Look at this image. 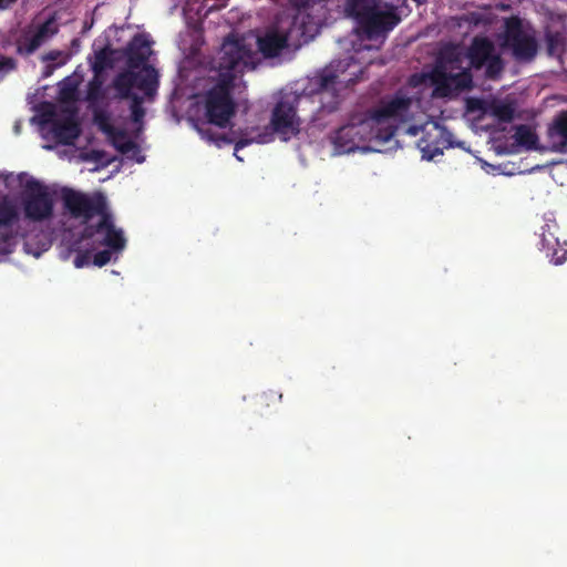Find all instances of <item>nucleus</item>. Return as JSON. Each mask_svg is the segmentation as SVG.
I'll return each instance as SVG.
<instances>
[{
  "label": "nucleus",
  "mask_w": 567,
  "mask_h": 567,
  "mask_svg": "<svg viewBox=\"0 0 567 567\" xmlns=\"http://www.w3.org/2000/svg\"><path fill=\"white\" fill-rule=\"evenodd\" d=\"M470 71L485 68V76L496 80L504 71L505 63L501 54L496 52L495 44L487 37L476 35L465 51Z\"/></svg>",
  "instance_id": "nucleus-8"
},
{
  "label": "nucleus",
  "mask_w": 567,
  "mask_h": 567,
  "mask_svg": "<svg viewBox=\"0 0 567 567\" xmlns=\"http://www.w3.org/2000/svg\"><path fill=\"white\" fill-rule=\"evenodd\" d=\"M413 99L403 90L381 100L380 104L370 111L369 120L373 127H380L384 132L391 127L396 132L398 124L406 123L413 118Z\"/></svg>",
  "instance_id": "nucleus-7"
},
{
  "label": "nucleus",
  "mask_w": 567,
  "mask_h": 567,
  "mask_svg": "<svg viewBox=\"0 0 567 567\" xmlns=\"http://www.w3.org/2000/svg\"><path fill=\"white\" fill-rule=\"evenodd\" d=\"M252 142H256L259 144L266 143V142H268V135L267 134H258L257 137H252V138H247V137L239 138L235 143V153H237L239 150L246 147L247 145L251 144ZM235 156L239 161H243L237 154H235Z\"/></svg>",
  "instance_id": "nucleus-28"
},
{
  "label": "nucleus",
  "mask_w": 567,
  "mask_h": 567,
  "mask_svg": "<svg viewBox=\"0 0 567 567\" xmlns=\"http://www.w3.org/2000/svg\"><path fill=\"white\" fill-rule=\"evenodd\" d=\"M203 135L207 137V140L213 141L216 143V145L221 146V144H231L234 143V140L228 137L225 134H213L209 132V130L204 131L199 130Z\"/></svg>",
  "instance_id": "nucleus-31"
},
{
  "label": "nucleus",
  "mask_w": 567,
  "mask_h": 567,
  "mask_svg": "<svg viewBox=\"0 0 567 567\" xmlns=\"http://www.w3.org/2000/svg\"><path fill=\"white\" fill-rule=\"evenodd\" d=\"M548 134L550 138H557L558 144L561 146L567 145V111L561 112L556 117L554 124L548 130Z\"/></svg>",
  "instance_id": "nucleus-20"
},
{
  "label": "nucleus",
  "mask_w": 567,
  "mask_h": 567,
  "mask_svg": "<svg viewBox=\"0 0 567 567\" xmlns=\"http://www.w3.org/2000/svg\"><path fill=\"white\" fill-rule=\"evenodd\" d=\"M48 110L41 114L43 123H51V132L55 140L64 145H71L80 135L79 124L72 117L54 120V110L51 104Z\"/></svg>",
  "instance_id": "nucleus-13"
},
{
  "label": "nucleus",
  "mask_w": 567,
  "mask_h": 567,
  "mask_svg": "<svg viewBox=\"0 0 567 567\" xmlns=\"http://www.w3.org/2000/svg\"><path fill=\"white\" fill-rule=\"evenodd\" d=\"M394 136V130L388 127L382 131L373 127L372 121L367 116L358 123L346 124L333 132L330 140L337 154L350 153L367 142L386 143Z\"/></svg>",
  "instance_id": "nucleus-5"
},
{
  "label": "nucleus",
  "mask_w": 567,
  "mask_h": 567,
  "mask_svg": "<svg viewBox=\"0 0 567 567\" xmlns=\"http://www.w3.org/2000/svg\"><path fill=\"white\" fill-rule=\"evenodd\" d=\"M491 114L502 123H509L514 120L515 116V107L512 103H506L502 101L492 102Z\"/></svg>",
  "instance_id": "nucleus-21"
},
{
  "label": "nucleus",
  "mask_w": 567,
  "mask_h": 567,
  "mask_svg": "<svg viewBox=\"0 0 567 567\" xmlns=\"http://www.w3.org/2000/svg\"><path fill=\"white\" fill-rule=\"evenodd\" d=\"M63 56V52L61 51H58V50H52L50 52H48L45 55H44V60L45 61H51V62H54V61H58L60 58Z\"/></svg>",
  "instance_id": "nucleus-34"
},
{
  "label": "nucleus",
  "mask_w": 567,
  "mask_h": 567,
  "mask_svg": "<svg viewBox=\"0 0 567 567\" xmlns=\"http://www.w3.org/2000/svg\"><path fill=\"white\" fill-rule=\"evenodd\" d=\"M299 35H303L302 24L297 18L288 21V25L280 24L268 30L258 38V49L265 58H276L290 45L299 44Z\"/></svg>",
  "instance_id": "nucleus-11"
},
{
  "label": "nucleus",
  "mask_w": 567,
  "mask_h": 567,
  "mask_svg": "<svg viewBox=\"0 0 567 567\" xmlns=\"http://www.w3.org/2000/svg\"><path fill=\"white\" fill-rule=\"evenodd\" d=\"M45 38L35 30L32 33L24 34L20 41L19 47L23 49L25 53H33L43 42Z\"/></svg>",
  "instance_id": "nucleus-23"
},
{
  "label": "nucleus",
  "mask_w": 567,
  "mask_h": 567,
  "mask_svg": "<svg viewBox=\"0 0 567 567\" xmlns=\"http://www.w3.org/2000/svg\"><path fill=\"white\" fill-rule=\"evenodd\" d=\"M514 138L518 145L524 146L528 150L535 148L538 142V137L535 134V132L528 125L525 124L516 126Z\"/></svg>",
  "instance_id": "nucleus-22"
},
{
  "label": "nucleus",
  "mask_w": 567,
  "mask_h": 567,
  "mask_svg": "<svg viewBox=\"0 0 567 567\" xmlns=\"http://www.w3.org/2000/svg\"><path fill=\"white\" fill-rule=\"evenodd\" d=\"M130 100L131 121L134 124L143 125L144 117L146 114L145 109L143 106V97L140 95H134L130 97Z\"/></svg>",
  "instance_id": "nucleus-26"
},
{
  "label": "nucleus",
  "mask_w": 567,
  "mask_h": 567,
  "mask_svg": "<svg viewBox=\"0 0 567 567\" xmlns=\"http://www.w3.org/2000/svg\"><path fill=\"white\" fill-rule=\"evenodd\" d=\"M24 217L31 221H43L53 215L54 200L47 185L35 178L25 182L21 194Z\"/></svg>",
  "instance_id": "nucleus-9"
},
{
  "label": "nucleus",
  "mask_w": 567,
  "mask_h": 567,
  "mask_svg": "<svg viewBox=\"0 0 567 567\" xmlns=\"http://www.w3.org/2000/svg\"><path fill=\"white\" fill-rule=\"evenodd\" d=\"M64 63H65V59H64V60H62V61H60V62L58 63V65H62V64H64Z\"/></svg>",
  "instance_id": "nucleus-38"
},
{
  "label": "nucleus",
  "mask_w": 567,
  "mask_h": 567,
  "mask_svg": "<svg viewBox=\"0 0 567 567\" xmlns=\"http://www.w3.org/2000/svg\"><path fill=\"white\" fill-rule=\"evenodd\" d=\"M126 64L130 69H143L152 53L150 41L142 34H136L128 42L125 51Z\"/></svg>",
  "instance_id": "nucleus-15"
},
{
  "label": "nucleus",
  "mask_w": 567,
  "mask_h": 567,
  "mask_svg": "<svg viewBox=\"0 0 567 567\" xmlns=\"http://www.w3.org/2000/svg\"><path fill=\"white\" fill-rule=\"evenodd\" d=\"M90 259H91V252L90 250H85V251H79L74 258V266L76 268H83L84 266H87L90 264Z\"/></svg>",
  "instance_id": "nucleus-32"
},
{
  "label": "nucleus",
  "mask_w": 567,
  "mask_h": 567,
  "mask_svg": "<svg viewBox=\"0 0 567 567\" xmlns=\"http://www.w3.org/2000/svg\"><path fill=\"white\" fill-rule=\"evenodd\" d=\"M374 7L373 0H347L346 11L359 23Z\"/></svg>",
  "instance_id": "nucleus-17"
},
{
  "label": "nucleus",
  "mask_w": 567,
  "mask_h": 567,
  "mask_svg": "<svg viewBox=\"0 0 567 567\" xmlns=\"http://www.w3.org/2000/svg\"><path fill=\"white\" fill-rule=\"evenodd\" d=\"M102 130L109 135L112 145L122 154H127L136 147V144L128 138L126 131L116 128L110 124H103Z\"/></svg>",
  "instance_id": "nucleus-16"
},
{
  "label": "nucleus",
  "mask_w": 567,
  "mask_h": 567,
  "mask_svg": "<svg viewBox=\"0 0 567 567\" xmlns=\"http://www.w3.org/2000/svg\"><path fill=\"white\" fill-rule=\"evenodd\" d=\"M62 202L72 217L83 218L86 224L75 244L86 243L93 249L100 246H109L114 250L125 248L124 234L115 227L112 216L106 212L103 195L89 196L71 188H63Z\"/></svg>",
  "instance_id": "nucleus-3"
},
{
  "label": "nucleus",
  "mask_w": 567,
  "mask_h": 567,
  "mask_svg": "<svg viewBox=\"0 0 567 567\" xmlns=\"http://www.w3.org/2000/svg\"><path fill=\"white\" fill-rule=\"evenodd\" d=\"M554 226L545 224L540 227L539 233V249L545 251L546 257L549 261L556 266L563 265L567 260V248L566 241L563 244L558 237L551 230Z\"/></svg>",
  "instance_id": "nucleus-14"
},
{
  "label": "nucleus",
  "mask_w": 567,
  "mask_h": 567,
  "mask_svg": "<svg viewBox=\"0 0 567 567\" xmlns=\"http://www.w3.org/2000/svg\"><path fill=\"white\" fill-rule=\"evenodd\" d=\"M419 131H420V127H417V126H410V127L406 130V132H408L410 135H414V136H415V135H417Z\"/></svg>",
  "instance_id": "nucleus-37"
},
{
  "label": "nucleus",
  "mask_w": 567,
  "mask_h": 567,
  "mask_svg": "<svg viewBox=\"0 0 567 567\" xmlns=\"http://www.w3.org/2000/svg\"><path fill=\"white\" fill-rule=\"evenodd\" d=\"M465 58V53L454 44L440 51L435 66L429 72L433 97L450 99L473 89L472 72L462 68Z\"/></svg>",
  "instance_id": "nucleus-4"
},
{
  "label": "nucleus",
  "mask_w": 567,
  "mask_h": 567,
  "mask_svg": "<svg viewBox=\"0 0 567 567\" xmlns=\"http://www.w3.org/2000/svg\"><path fill=\"white\" fill-rule=\"evenodd\" d=\"M399 22L400 18L395 12L382 11L377 6L365 14L358 25L368 39H374L391 31Z\"/></svg>",
  "instance_id": "nucleus-12"
},
{
  "label": "nucleus",
  "mask_w": 567,
  "mask_h": 567,
  "mask_svg": "<svg viewBox=\"0 0 567 567\" xmlns=\"http://www.w3.org/2000/svg\"><path fill=\"white\" fill-rule=\"evenodd\" d=\"M109 249H104V250H101V251H97L94 256H93V264L97 267H103L105 266L106 264L110 262L111 258H112V251H114V249H112L111 247L106 246ZM118 250H115V252H117Z\"/></svg>",
  "instance_id": "nucleus-30"
},
{
  "label": "nucleus",
  "mask_w": 567,
  "mask_h": 567,
  "mask_svg": "<svg viewBox=\"0 0 567 567\" xmlns=\"http://www.w3.org/2000/svg\"><path fill=\"white\" fill-rule=\"evenodd\" d=\"M38 32L42 34L45 39L49 37H52L58 33L59 29L55 25V18L50 17L48 20H45L43 23H41L37 28Z\"/></svg>",
  "instance_id": "nucleus-29"
},
{
  "label": "nucleus",
  "mask_w": 567,
  "mask_h": 567,
  "mask_svg": "<svg viewBox=\"0 0 567 567\" xmlns=\"http://www.w3.org/2000/svg\"><path fill=\"white\" fill-rule=\"evenodd\" d=\"M112 84L116 91V96L121 100L137 95L132 92L133 87H137L145 95L151 96L156 92L158 85L157 72L152 65H145L140 71L127 68L113 79Z\"/></svg>",
  "instance_id": "nucleus-10"
},
{
  "label": "nucleus",
  "mask_w": 567,
  "mask_h": 567,
  "mask_svg": "<svg viewBox=\"0 0 567 567\" xmlns=\"http://www.w3.org/2000/svg\"><path fill=\"white\" fill-rule=\"evenodd\" d=\"M112 66H113L112 51H109L107 49H102L95 53V59H94L92 69L96 75H99L105 69L112 68Z\"/></svg>",
  "instance_id": "nucleus-25"
},
{
  "label": "nucleus",
  "mask_w": 567,
  "mask_h": 567,
  "mask_svg": "<svg viewBox=\"0 0 567 567\" xmlns=\"http://www.w3.org/2000/svg\"><path fill=\"white\" fill-rule=\"evenodd\" d=\"M104 157H105V152L104 151L92 150L90 152V158L95 161V162H103Z\"/></svg>",
  "instance_id": "nucleus-35"
},
{
  "label": "nucleus",
  "mask_w": 567,
  "mask_h": 567,
  "mask_svg": "<svg viewBox=\"0 0 567 567\" xmlns=\"http://www.w3.org/2000/svg\"><path fill=\"white\" fill-rule=\"evenodd\" d=\"M429 136H430V134H427L426 137H423L420 141L419 147L421 148V151L423 153V155H422L423 158L432 159L435 155L441 154L442 150L437 145H434L432 147V145L429 141Z\"/></svg>",
  "instance_id": "nucleus-27"
},
{
  "label": "nucleus",
  "mask_w": 567,
  "mask_h": 567,
  "mask_svg": "<svg viewBox=\"0 0 567 567\" xmlns=\"http://www.w3.org/2000/svg\"><path fill=\"white\" fill-rule=\"evenodd\" d=\"M19 220L16 205L8 197H0V227H10Z\"/></svg>",
  "instance_id": "nucleus-18"
},
{
  "label": "nucleus",
  "mask_w": 567,
  "mask_h": 567,
  "mask_svg": "<svg viewBox=\"0 0 567 567\" xmlns=\"http://www.w3.org/2000/svg\"><path fill=\"white\" fill-rule=\"evenodd\" d=\"M503 47L512 52L515 61L529 63L538 53V42L535 30L525 24L518 16H512L504 21Z\"/></svg>",
  "instance_id": "nucleus-6"
},
{
  "label": "nucleus",
  "mask_w": 567,
  "mask_h": 567,
  "mask_svg": "<svg viewBox=\"0 0 567 567\" xmlns=\"http://www.w3.org/2000/svg\"><path fill=\"white\" fill-rule=\"evenodd\" d=\"M545 41L548 55H560L565 52L566 39L561 32L547 30Z\"/></svg>",
  "instance_id": "nucleus-19"
},
{
  "label": "nucleus",
  "mask_w": 567,
  "mask_h": 567,
  "mask_svg": "<svg viewBox=\"0 0 567 567\" xmlns=\"http://www.w3.org/2000/svg\"><path fill=\"white\" fill-rule=\"evenodd\" d=\"M425 79H429V73L427 74H413L410 76L408 83L410 86L412 87H416L419 85H421Z\"/></svg>",
  "instance_id": "nucleus-33"
},
{
  "label": "nucleus",
  "mask_w": 567,
  "mask_h": 567,
  "mask_svg": "<svg viewBox=\"0 0 567 567\" xmlns=\"http://www.w3.org/2000/svg\"><path fill=\"white\" fill-rule=\"evenodd\" d=\"M17 0H0V10L8 9L12 3H14Z\"/></svg>",
  "instance_id": "nucleus-36"
},
{
  "label": "nucleus",
  "mask_w": 567,
  "mask_h": 567,
  "mask_svg": "<svg viewBox=\"0 0 567 567\" xmlns=\"http://www.w3.org/2000/svg\"><path fill=\"white\" fill-rule=\"evenodd\" d=\"M340 87L341 81L333 69L319 70L308 79L300 95L286 96L277 102L270 120L274 132L278 133L284 141L297 135L300 131L297 111L310 97H318L319 102V106L311 116V123L315 127L324 128L338 116L342 101Z\"/></svg>",
  "instance_id": "nucleus-1"
},
{
  "label": "nucleus",
  "mask_w": 567,
  "mask_h": 567,
  "mask_svg": "<svg viewBox=\"0 0 567 567\" xmlns=\"http://www.w3.org/2000/svg\"><path fill=\"white\" fill-rule=\"evenodd\" d=\"M250 50L243 40L229 34L224 39L214 60L219 80L204 94V116L208 124L226 128L235 116L237 104L233 96L235 72H243L249 64Z\"/></svg>",
  "instance_id": "nucleus-2"
},
{
  "label": "nucleus",
  "mask_w": 567,
  "mask_h": 567,
  "mask_svg": "<svg viewBox=\"0 0 567 567\" xmlns=\"http://www.w3.org/2000/svg\"><path fill=\"white\" fill-rule=\"evenodd\" d=\"M86 101L90 103H97L104 99L103 82L99 75H94L87 83Z\"/></svg>",
  "instance_id": "nucleus-24"
}]
</instances>
